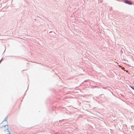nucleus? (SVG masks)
Segmentation results:
<instances>
[{"label": "nucleus", "mask_w": 134, "mask_h": 134, "mask_svg": "<svg viewBox=\"0 0 134 134\" xmlns=\"http://www.w3.org/2000/svg\"><path fill=\"white\" fill-rule=\"evenodd\" d=\"M0 127L2 128V129L4 131H7L8 132V133L7 134H10V133L9 131L8 128V125H5L1 127L0 126Z\"/></svg>", "instance_id": "1"}, {"label": "nucleus", "mask_w": 134, "mask_h": 134, "mask_svg": "<svg viewBox=\"0 0 134 134\" xmlns=\"http://www.w3.org/2000/svg\"><path fill=\"white\" fill-rule=\"evenodd\" d=\"M125 3L130 5H131L132 4V3L128 0H125Z\"/></svg>", "instance_id": "2"}, {"label": "nucleus", "mask_w": 134, "mask_h": 134, "mask_svg": "<svg viewBox=\"0 0 134 134\" xmlns=\"http://www.w3.org/2000/svg\"><path fill=\"white\" fill-rule=\"evenodd\" d=\"M119 67L120 68H121L122 67L120 65H119Z\"/></svg>", "instance_id": "3"}, {"label": "nucleus", "mask_w": 134, "mask_h": 134, "mask_svg": "<svg viewBox=\"0 0 134 134\" xmlns=\"http://www.w3.org/2000/svg\"><path fill=\"white\" fill-rule=\"evenodd\" d=\"M131 87V88H132L133 89V90H134V88H132V87Z\"/></svg>", "instance_id": "4"}, {"label": "nucleus", "mask_w": 134, "mask_h": 134, "mask_svg": "<svg viewBox=\"0 0 134 134\" xmlns=\"http://www.w3.org/2000/svg\"><path fill=\"white\" fill-rule=\"evenodd\" d=\"M124 69V68H122V69L123 70V69Z\"/></svg>", "instance_id": "5"}]
</instances>
